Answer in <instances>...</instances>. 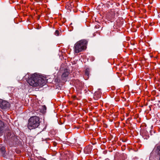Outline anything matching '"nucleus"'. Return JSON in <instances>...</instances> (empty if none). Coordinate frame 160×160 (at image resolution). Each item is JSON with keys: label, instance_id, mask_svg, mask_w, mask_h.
<instances>
[{"label": "nucleus", "instance_id": "1", "mask_svg": "<svg viewBox=\"0 0 160 160\" xmlns=\"http://www.w3.org/2000/svg\"><path fill=\"white\" fill-rule=\"evenodd\" d=\"M47 80L46 78L35 73L30 77L28 80V82L31 86L33 87L39 86L42 87L46 83Z\"/></svg>", "mask_w": 160, "mask_h": 160}, {"label": "nucleus", "instance_id": "2", "mask_svg": "<svg viewBox=\"0 0 160 160\" xmlns=\"http://www.w3.org/2000/svg\"><path fill=\"white\" fill-rule=\"evenodd\" d=\"M88 41L85 39L81 40L77 42L74 45V51L75 53H78L85 50L87 48Z\"/></svg>", "mask_w": 160, "mask_h": 160}, {"label": "nucleus", "instance_id": "3", "mask_svg": "<svg viewBox=\"0 0 160 160\" xmlns=\"http://www.w3.org/2000/svg\"><path fill=\"white\" fill-rule=\"evenodd\" d=\"M40 122V118L38 117L32 116L28 120V128L30 130L35 129L39 126Z\"/></svg>", "mask_w": 160, "mask_h": 160}, {"label": "nucleus", "instance_id": "4", "mask_svg": "<svg viewBox=\"0 0 160 160\" xmlns=\"http://www.w3.org/2000/svg\"><path fill=\"white\" fill-rule=\"evenodd\" d=\"M10 104L7 101L0 99V108L2 109H5L10 107Z\"/></svg>", "mask_w": 160, "mask_h": 160}, {"label": "nucleus", "instance_id": "5", "mask_svg": "<svg viewBox=\"0 0 160 160\" xmlns=\"http://www.w3.org/2000/svg\"><path fill=\"white\" fill-rule=\"evenodd\" d=\"M69 72L67 70H64L61 76L62 79L65 81L66 80L67 78L69 75Z\"/></svg>", "mask_w": 160, "mask_h": 160}, {"label": "nucleus", "instance_id": "6", "mask_svg": "<svg viewBox=\"0 0 160 160\" xmlns=\"http://www.w3.org/2000/svg\"><path fill=\"white\" fill-rule=\"evenodd\" d=\"M92 150V146L91 145H88L85 147L84 148V152L86 154H89L91 153Z\"/></svg>", "mask_w": 160, "mask_h": 160}, {"label": "nucleus", "instance_id": "7", "mask_svg": "<svg viewBox=\"0 0 160 160\" xmlns=\"http://www.w3.org/2000/svg\"><path fill=\"white\" fill-rule=\"evenodd\" d=\"M74 7L73 4L72 0L70 1L69 2L67 3L65 6L66 9L70 10L71 8Z\"/></svg>", "mask_w": 160, "mask_h": 160}, {"label": "nucleus", "instance_id": "8", "mask_svg": "<svg viewBox=\"0 0 160 160\" xmlns=\"http://www.w3.org/2000/svg\"><path fill=\"white\" fill-rule=\"evenodd\" d=\"M0 153H1L3 157H6L5 148L2 145H0Z\"/></svg>", "mask_w": 160, "mask_h": 160}, {"label": "nucleus", "instance_id": "9", "mask_svg": "<svg viewBox=\"0 0 160 160\" xmlns=\"http://www.w3.org/2000/svg\"><path fill=\"white\" fill-rule=\"evenodd\" d=\"M153 150L159 155H160V145H156L155 147Z\"/></svg>", "mask_w": 160, "mask_h": 160}, {"label": "nucleus", "instance_id": "10", "mask_svg": "<svg viewBox=\"0 0 160 160\" xmlns=\"http://www.w3.org/2000/svg\"><path fill=\"white\" fill-rule=\"evenodd\" d=\"M84 83L79 81L77 83L76 85V87L78 88L79 89H82L84 87Z\"/></svg>", "mask_w": 160, "mask_h": 160}, {"label": "nucleus", "instance_id": "11", "mask_svg": "<svg viewBox=\"0 0 160 160\" xmlns=\"http://www.w3.org/2000/svg\"><path fill=\"white\" fill-rule=\"evenodd\" d=\"M4 126V124L3 122L2 121L0 120V136L2 135Z\"/></svg>", "mask_w": 160, "mask_h": 160}, {"label": "nucleus", "instance_id": "12", "mask_svg": "<svg viewBox=\"0 0 160 160\" xmlns=\"http://www.w3.org/2000/svg\"><path fill=\"white\" fill-rule=\"evenodd\" d=\"M109 16L111 18H113L114 17L115 13V12L114 11H111L109 12Z\"/></svg>", "mask_w": 160, "mask_h": 160}, {"label": "nucleus", "instance_id": "13", "mask_svg": "<svg viewBox=\"0 0 160 160\" xmlns=\"http://www.w3.org/2000/svg\"><path fill=\"white\" fill-rule=\"evenodd\" d=\"M101 97V94H99L98 95L97 94V93L96 92H95L94 93V98L95 99H98L99 98H100Z\"/></svg>", "mask_w": 160, "mask_h": 160}, {"label": "nucleus", "instance_id": "14", "mask_svg": "<svg viewBox=\"0 0 160 160\" xmlns=\"http://www.w3.org/2000/svg\"><path fill=\"white\" fill-rule=\"evenodd\" d=\"M89 70L86 69L85 72V76H87V78H88L89 76Z\"/></svg>", "mask_w": 160, "mask_h": 160}, {"label": "nucleus", "instance_id": "15", "mask_svg": "<svg viewBox=\"0 0 160 160\" xmlns=\"http://www.w3.org/2000/svg\"><path fill=\"white\" fill-rule=\"evenodd\" d=\"M42 109H43V112H45L47 108L45 105H43L42 106Z\"/></svg>", "mask_w": 160, "mask_h": 160}, {"label": "nucleus", "instance_id": "16", "mask_svg": "<svg viewBox=\"0 0 160 160\" xmlns=\"http://www.w3.org/2000/svg\"><path fill=\"white\" fill-rule=\"evenodd\" d=\"M59 32L58 30H57L55 32V34L56 36H58L59 35Z\"/></svg>", "mask_w": 160, "mask_h": 160}, {"label": "nucleus", "instance_id": "17", "mask_svg": "<svg viewBox=\"0 0 160 160\" xmlns=\"http://www.w3.org/2000/svg\"><path fill=\"white\" fill-rule=\"evenodd\" d=\"M53 144L54 147H55L57 146V143L55 142H53Z\"/></svg>", "mask_w": 160, "mask_h": 160}, {"label": "nucleus", "instance_id": "18", "mask_svg": "<svg viewBox=\"0 0 160 160\" xmlns=\"http://www.w3.org/2000/svg\"><path fill=\"white\" fill-rule=\"evenodd\" d=\"M73 98H76V97L75 96H74V97H73Z\"/></svg>", "mask_w": 160, "mask_h": 160}, {"label": "nucleus", "instance_id": "19", "mask_svg": "<svg viewBox=\"0 0 160 160\" xmlns=\"http://www.w3.org/2000/svg\"><path fill=\"white\" fill-rule=\"evenodd\" d=\"M159 156L160 157H159V160H160V155H159Z\"/></svg>", "mask_w": 160, "mask_h": 160}]
</instances>
